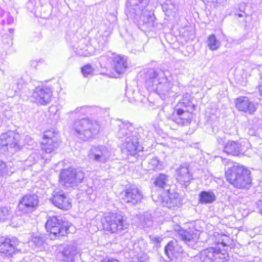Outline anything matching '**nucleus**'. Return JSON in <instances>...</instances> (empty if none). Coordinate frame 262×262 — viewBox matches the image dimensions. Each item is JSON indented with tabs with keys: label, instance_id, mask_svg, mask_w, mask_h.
Masks as SVG:
<instances>
[{
	"label": "nucleus",
	"instance_id": "39448f33",
	"mask_svg": "<svg viewBox=\"0 0 262 262\" xmlns=\"http://www.w3.org/2000/svg\"><path fill=\"white\" fill-rule=\"evenodd\" d=\"M144 130L142 128L136 129L132 135L127 136L120 145L122 152L127 156H135L143 150L140 145V140L144 136Z\"/></svg>",
	"mask_w": 262,
	"mask_h": 262
},
{
	"label": "nucleus",
	"instance_id": "9d476101",
	"mask_svg": "<svg viewBox=\"0 0 262 262\" xmlns=\"http://www.w3.org/2000/svg\"><path fill=\"white\" fill-rule=\"evenodd\" d=\"M52 91L47 86H37L33 90L31 101L37 105H45L50 103Z\"/></svg>",
	"mask_w": 262,
	"mask_h": 262
},
{
	"label": "nucleus",
	"instance_id": "3c124183",
	"mask_svg": "<svg viewBox=\"0 0 262 262\" xmlns=\"http://www.w3.org/2000/svg\"><path fill=\"white\" fill-rule=\"evenodd\" d=\"M225 139L224 138H222V137H218L217 138V142L219 143V144L223 145L224 146L225 143H226V142H225Z\"/></svg>",
	"mask_w": 262,
	"mask_h": 262
},
{
	"label": "nucleus",
	"instance_id": "5fc2aeb1",
	"mask_svg": "<svg viewBox=\"0 0 262 262\" xmlns=\"http://www.w3.org/2000/svg\"><path fill=\"white\" fill-rule=\"evenodd\" d=\"M102 262H114V259H107V260L104 259V260H102Z\"/></svg>",
	"mask_w": 262,
	"mask_h": 262
},
{
	"label": "nucleus",
	"instance_id": "423d86ee",
	"mask_svg": "<svg viewBox=\"0 0 262 262\" xmlns=\"http://www.w3.org/2000/svg\"><path fill=\"white\" fill-rule=\"evenodd\" d=\"M20 135L14 131L9 130L3 134L0 137V147L5 151L13 154L20 149L19 142Z\"/></svg>",
	"mask_w": 262,
	"mask_h": 262
},
{
	"label": "nucleus",
	"instance_id": "09e8293b",
	"mask_svg": "<svg viewBox=\"0 0 262 262\" xmlns=\"http://www.w3.org/2000/svg\"><path fill=\"white\" fill-rule=\"evenodd\" d=\"M106 222L108 223V227H107V229H109L113 233L114 231L113 230V227L112 226L115 224L114 221H109L108 218L106 217Z\"/></svg>",
	"mask_w": 262,
	"mask_h": 262
},
{
	"label": "nucleus",
	"instance_id": "dca6fc26",
	"mask_svg": "<svg viewBox=\"0 0 262 262\" xmlns=\"http://www.w3.org/2000/svg\"><path fill=\"white\" fill-rule=\"evenodd\" d=\"M192 111L175 108L171 116V120L178 124L182 126L188 125L190 123L192 118Z\"/></svg>",
	"mask_w": 262,
	"mask_h": 262
},
{
	"label": "nucleus",
	"instance_id": "a18cd8bd",
	"mask_svg": "<svg viewBox=\"0 0 262 262\" xmlns=\"http://www.w3.org/2000/svg\"><path fill=\"white\" fill-rule=\"evenodd\" d=\"M16 85L17 90L19 91L22 90L26 86V82L22 78H20L18 79L17 82L16 83Z\"/></svg>",
	"mask_w": 262,
	"mask_h": 262
},
{
	"label": "nucleus",
	"instance_id": "49530a36",
	"mask_svg": "<svg viewBox=\"0 0 262 262\" xmlns=\"http://www.w3.org/2000/svg\"><path fill=\"white\" fill-rule=\"evenodd\" d=\"M88 108L86 106H82L80 107H77L75 111L73 112L75 113H81L82 114H85L86 113V110Z\"/></svg>",
	"mask_w": 262,
	"mask_h": 262
},
{
	"label": "nucleus",
	"instance_id": "f03ea898",
	"mask_svg": "<svg viewBox=\"0 0 262 262\" xmlns=\"http://www.w3.org/2000/svg\"><path fill=\"white\" fill-rule=\"evenodd\" d=\"M145 83L149 91L156 92L162 99H165L172 93V83L168 71L150 69L146 74Z\"/></svg>",
	"mask_w": 262,
	"mask_h": 262
},
{
	"label": "nucleus",
	"instance_id": "4468645a",
	"mask_svg": "<svg viewBox=\"0 0 262 262\" xmlns=\"http://www.w3.org/2000/svg\"><path fill=\"white\" fill-rule=\"evenodd\" d=\"M122 200L126 203L135 205L141 202L143 199L142 191L135 186L126 187L124 192L121 193Z\"/></svg>",
	"mask_w": 262,
	"mask_h": 262
},
{
	"label": "nucleus",
	"instance_id": "393cba45",
	"mask_svg": "<svg viewBox=\"0 0 262 262\" xmlns=\"http://www.w3.org/2000/svg\"><path fill=\"white\" fill-rule=\"evenodd\" d=\"M167 194V198L166 199L165 202H164V205L169 208L179 207L182 204V200L180 196L179 193L177 192L171 193L170 190L169 192H165Z\"/></svg>",
	"mask_w": 262,
	"mask_h": 262
},
{
	"label": "nucleus",
	"instance_id": "ea45409f",
	"mask_svg": "<svg viewBox=\"0 0 262 262\" xmlns=\"http://www.w3.org/2000/svg\"><path fill=\"white\" fill-rule=\"evenodd\" d=\"M81 71L83 76L87 77L93 75L94 69L90 64H87L81 68Z\"/></svg>",
	"mask_w": 262,
	"mask_h": 262
},
{
	"label": "nucleus",
	"instance_id": "4be33fe9",
	"mask_svg": "<svg viewBox=\"0 0 262 262\" xmlns=\"http://www.w3.org/2000/svg\"><path fill=\"white\" fill-rule=\"evenodd\" d=\"M177 172L178 181L186 187L189 184L192 177L187 164L181 165L177 170Z\"/></svg>",
	"mask_w": 262,
	"mask_h": 262
},
{
	"label": "nucleus",
	"instance_id": "b1692460",
	"mask_svg": "<svg viewBox=\"0 0 262 262\" xmlns=\"http://www.w3.org/2000/svg\"><path fill=\"white\" fill-rule=\"evenodd\" d=\"M77 254V248L74 245L64 246L61 252V259L64 262H74Z\"/></svg>",
	"mask_w": 262,
	"mask_h": 262
},
{
	"label": "nucleus",
	"instance_id": "473e14b6",
	"mask_svg": "<svg viewBox=\"0 0 262 262\" xmlns=\"http://www.w3.org/2000/svg\"><path fill=\"white\" fill-rule=\"evenodd\" d=\"M199 201L201 204H210L216 200L214 193L211 191H202L199 195Z\"/></svg>",
	"mask_w": 262,
	"mask_h": 262
},
{
	"label": "nucleus",
	"instance_id": "6ab92c4d",
	"mask_svg": "<svg viewBox=\"0 0 262 262\" xmlns=\"http://www.w3.org/2000/svg\"><path fill=\"white\" fill-rule=\"evenodd\" d=\"M99 62L101 68H104L110 71V73H103L102 74L108 76L109 77L114 78L115 75V55L114 53L108 52L104 56L99 58Z\"/></svg>",
	"mask_w": 262,
	"mask_h": 262
},
{
	"label": "nucleus",
	"instance_id": "a19ab883",
	"mask_svg": "<svg viewBox=\"0 0 262 262\" xmlns=\"http://www.w3.org/2000/svg\"><path fill=\"white\" fill-rule=\"evenodd\" d=\"M220 247L217 249L215 248L214 254V262H224L226 259V254L222 253Z\"/></svg>",
	"mask_w": 262,
	"mask_h": 262
},
{
	"label": "nucleus",
	"instance_id": "37998d69",
	"mask_svg": "<svg viewBox=\"0 0 262 262\" xmlns=\"http://www.w3.org/2000/svg\"><path fill=\"white\" fill-rule=\"evenodd\" d=\"M226 1L227 0H206L207 4L214 8L223 5Z\"/></svg>",
	"mask_w": 262,
	"mask_h": 262
},
{
	"label": "nucleus",
	"instance_id": "7c9ffc66",
	"mask_svg": "<svg viewBox=\"0 0 262 262\" xmlns=\"http://www.w3.org/2000/svg\"><path fill=\"white\" fill-rule=\"evenodd\" d=\"M145 169L148 171L158 170L163 168V165L157 157H154L144 162Z\"/></svg>",
	"mask_w": 262,
	"mask_h": 262
},
{
	"label": "nucleus",
	"instance_id": "bf43d9fd",
	"mask_svg": "<svg viewBox=\"0 0 262 262\" xmlns=\"http://www.w3.org/2000/svg\"><path fill=\"white\" fill-rule=\"evenodd\" d=\"M37 64V62H36V61H32L31 62V65L33 66H35L36 64Z\"/></svg>",
	"mask_w": 262,
	"mask_h": 262
},
{
	"label": "nucleus",
	"instance_id": "2eb2a0df",
	"mask_svg": "<svg viewBox=\"0 0 262 262\" xmlns=\"http://www.w3.org/2000/svg\"><path fill=\"white\" fill-rule=\"evenodd\" d=\"M19 244L18 239L14 237H2L0 238V253L6 256H11L19 251L17 247Z\"/></svg>",
	"mask_w": 262,
	"mask_h": 262
},
{
	"label": "nucleus",
	"instance_id": "72a5a7b5",
	"mask_svg": "<svg viewBox=\"0 0 262 262\" xmlns=\"http://www.w3.org/2000/svg\"><path fill=\"white\" fill-rule=\"evenodd\" d=\"M215 248H207L200 253V259L203 262H214V254Z\"/></svg>",
	"mask_w": 262,
	"mask_h": 262
},
{
	"label": "nucleus",
	"instance_id": "de8ad7c7",
	"mask_svg": "<svg viewBox=\"0 0 262 262\" xmlns=\"http://www.w3.org/2000/svg\"><path fill=\"white\" fill-rule=\"evenodd\" d=\"M258 212L262 215V201L259 200L256 203Z\"/></svg>",
	"mask_w": 262,
	"mask_h": 262
},
{
	"label": "nucleus",
	"instance_id": "0eeeda50",
	"mask_svg": "<svg viewBox=\"0 0 262 262\" xmlns=\"http://www.w3.org/2000/svg\"><path fill=\"white\" fill-rule=\"evenodd\" d=\"M83 172L72 167L63 169L60 174L61 184L65 187L74 188L82 181Z\"/></svg>",
	"mask_w": 262,
	"mask_h": 262
},
{
	"label": "nucleus",
	"instance_id": "680f3d73",
	"mask_svg": "<svg viewBox=\"0 0 262 262\" xmlns=\"http://www.w3.org/2000/svg\"><path fill=\"white\" fill-rule=\"evenodd\" d=\"M9 31L10 33H12L14 32V29H10L9 30Z\"/></svg>",
	"mask_w": 262,
	"mask_h": 262
},
{
	"label": "nucleus",
	"instance_id": "20e7f679",
	"mask_svg": "<svg viewBox=\"0 0 262 262\" xmlns=\"http://www.w3.org/2000/svg\"><path fill=\"white\" fill-rule=\"evenodd\" d=\"M72 130L76 137L85 141L98 133L99 125L95 120L88 118H83L74 122Z\"/></svg>",
	"mask_w": 262,
	"mask_h": 262
},
{
	"label": "nucleus",
	"instance_id": "c03bdc74",
	"mask_svg": "<svg viewBox=\"0 0 262 262\" xmlns=\"http://www.w3.org/2000/svg\"><path fill=\"white\" fill-rule=\"evenodd\" d=\"M149 237L150 241L154 244H155L157 247H158L160 245V244L162 241V238L161 237H158V236L150 235L149 236Z\"/></svg>",
	"mask_w": 262,
	"mask_h": 262
},
{
	"label": "nucleus",
	"instance_id": "e433bc0d",
	"mask_svg": "<svg viewBox=\"0 0 262 262\" xmlns=\"http://www.w3.org/2000/svg\"><path fill=\"white\" fill-rule=\"evenodd\" d=\"M130 256L132 262H148L149 259L147 254L143 252L135 254L133 251Z\"/></svg>",
	"mask_w": 262,
	"mask_h": 262
},
{
	"label": "nucleus",
	"instance_id": "aec40b11",
	"mask_svg": "<svg viewBox=\"0 0 262 262\" xmlns=\"http://www.w3.org/2000/svg\"><path fill=\"white\" fill-rule=\"evenodd\" d=\"M181 239L188 246L195 243L198 238V231L193 229H183L178 226L175 229Z\"/></svg>",
	"mask_w": 262,
	"mask_h": 262
},
{
	"label": "nucleus",
	"instance_id": "c756f323",
	"mask_svg": "<svg viewBox=\"0 0 262 262\" xmlns=\"http://www.w3.org/2000/svg\"><path fill=\"white\" fill-rule=\"evenodd\" d=\"M175 108H184L193 111L195 110V105L191 101V95L189 93L184 94Z\"/></svg>",
	"mask_w": 262,
	"mask_h": 262
},
{
	"label": "nucleus",
	"instance_id": "a878e982",
	"mask_svg": "<svg viewBox=\"0 0 262 262\" xmlns=\"http://www.w3.org/2000/svg\"><path fill=\"white\" fill-rule=\"evenodd\" d=\"M181 252V248L172 241L169 242L165 247V253L171 260H174Z\"/></svg>",
	"mask_w": 262,
	"mask_h": 262
},
{
	"label": "nucleus",
	"instance_id": "f257e3e1",
	"mask_svg": "<svg viewBox=\"0 0 262 262\" xmlns=\"http://www.w3.org/2000/svg\"><path fill=\"white\" fill-rule=\"evenodd\" d=\"M149 0H127L126 4L127 18L133 19L144 32L156 31L162 27L149 10Z\"/></svg>",
	"mask_w": 262,
	"mask_h": 262
},
{
	"label": "nucleus",
	"instance_id": "c9c22d12",
	"mask_svg": "<svg viewBox=\"0 0 262 262\" xmlns=\"http://www.w3.org/2000/svg\"><path fill=\"white\" fill-rule=\"evenodd\" d=\"M207 46L212 51L216 50L221 46V42L217 40L214 34L209 35L206 41Z\"/></svg>",
	"mask_w": 262,
	"mask_h": 262
},
{
	"label": "nucleus",
	"instance_id": "f3484780",
	"mask_svg": "<svg viewBox=\"0 0 262 262\" xmlns=\"http://www.w3.org/2000/svg\"><path fill=\"white\" fill-rule=\"evenodd\" d=\"M135 130L132 123L129 121L116 120V137L118 139H125L127 136H132Z\"/></svg>",
	"mask_w": 262,
	"mask_h": 262
},
{
	"label": "nucleus",
	"instance_id": "58836bf2",
	"mask_svg": "<svg viewBox=\"0 0 262 262\" xmlns=\"http://www.w3.org/2000/svg\"><path fill=\"white\" fill-rule=\"evenodd\" d=\"M45 237L44 235L39 234L33 235L31 242L34 244L36 248H40L43 246L45 242Z\"/></svg>",
	"mask_w": 262,
	"mask_h": 262
},
{
	"label": "nucleus",
	"instance_id": "6e6552de",
	"mask_svg": "<svg viewBox=\"0 0 262 262\" xmlns=\"http://www.w3.org/2000/svg\"><path fill=\"white\" fill-rule=\"evenodd\" d=\"M70 226L67 222L62 221L57 216L49 217L46 224L48 232L57 236H64L69 231Z\"/></svg>",
	"mask_w": 262,
	"mask_h": 262
},
{
	"label": "nucleus",
	"instance_id": "79ce46f5",
	"mask_svg": "<svg viewBox=\"0 0 262 262\" xmlns=\"http://www.w3.org/2000/svg\"><path fill=\"white\" fill-rule=\"evenodd\" d=\"M9 165H6V163L2 160H0V177H3L8 173V167Z\"/></svg>",
	"mask_w": 262,
	"mask_h": 262
},
{
	"label": "nucleus",
	"instance_id": "4c0bfd02",
	"mask_svg": "<svg viewBox=\"0 0 262 262\" xmlns=\"http://www.w3.org/2000/svg\"><path fill=\"white\" fill-rule=\"evenodd\" d=\"M12 216V211L10 208L3 207L0 208V222L10 219Z\"/></svg>",
	"mask_w": 262,
	"mask_h": 262
},
{
	"label": "nucleus",
	"instance_id": "7ed1b4c3",
	"mask_svg": "<svg viewBox=\"0 0 262 262\" xmlns=\"http://www.w3.org/2000/svg\"><path fill=\"white\" fill-rule=\"evenodd\" d=\"M225 175L227 181L236 188H248L252 182L251 171L239 164L229 167Z\"/></svg>",
	"mask_w": 262,
	"mask_h": 262
},
{
	"label": "nucleus",
	"instance_id": "412c9836",
	"mask_svg": "<svg viewBox=\"0 0 262 262\" xmlns=\"http://www.w3.org/2000/svg\"><path fill=\"white\" fill-rule=\"evenodd\" d=\"M235 106L239 111L247 113L250 115L253 114L256 110L255 104L246 96H241L236 98Z\"/></svg>",
	"mask_w": 262,
	"mask_h": 262
},
{
	"label": "nucleus",
	"instance_id": "13d9d810",
	"mask_svg": "<svg viewBox=\"0 0 262 262\" xmlns=\"http://www.w3.org/2000/svg\"><path fill=\"white\" fill-rule=\"evenodd\" d=\"M252 262H262V260H260L259 259H255L254 260H253Z\"/></svg>",
	"mask_w": 262,
	"mask_h": 262
},
{
	"label": "nucleus",
	"instance_id": "052dcab7",
	"mask_svg": "<svg viewBox=\"0 0 262 262\" xmlns=\"http://www.w3.org/2000/svg\"><path fill=\"white\" fill-rule=\"evenodd\" d=\"M239 17H242L243 16V14L242 13H238L236 14Z\"/></svg>",
	"mask_w": 262,
	"mask_h": 262
},
{
	"label": "nucleus",
	"instance_id": "603ef678",
	"mask_svg": "<svg viewBox=\"0 0 262 262\" xmlns=\"http://www.w3.org/2000/svg\"><path fill=\"white\" fill-rule=\"evenodd\" d=\"M7 21L8 24H11L13 22V18L12 16H8Z\"/></svg>",
	"mask_w": 262,
	"mask_h": 262
},
{
	"label": "nucleus",
	"instance_id": "4d7b16f0",
	"mask_svg": "<svg viewBox=\"0 0 262 262\" xmlns=\"http://www.w3.org/2000/svg\"><path fill=\"white\" fill-rule=\"evenodd\" d=\"M34 156L35 155L34 154L30 155L28 158V160L31 161L32 158L34 159Z\"/></svg>",
	"mask_w": 262,
	"mask_h": 262
},
{
	"label": "nucleus",
	"instance_id": "864d4df0",
	"mask_svg": "<svg viewBox=\"0 0 262 262\" xmlns=\"http://www.w3.org/2000/svg\"><path fill=\"white\" fill-rule=\"evenodd\" d=\"M244 8H245V4H243V5H241L240 6V7H239V10H241V11L243 12V9H244Z\"/></svg>",
	"mask_w": 262,
	"mask_h": 262
},
{
	"label": "nucleus",
	"instance_id": "1a4fd4ad",
	"mask_svg": "<svg viewBox=\"0 0 262 262\" xmlns=\"http://www.w3.org/2000/svg\"><path fill=\"white\" fill-rule=\"evenodd\" d=\"M38 203V198L36 194H27L19 200L17 208L23 213H29L36 209Z\"/></svg>",
	"mask_w": 262,
	"mask_h": 262
},
{
	"label": "nucleus",
	"instance_id": "a211bd4d",
	"mask_svg": "<svg viewBox=\"0 0 262 262\" xmlns=\"http://www.w3.org/2000/svg\"><path fill=\"white\" fill-rule=\"evenodd\" d=\"M50 200L55 206L63 210H68L72 207L70 200L61 190L54 191Z\"/></svg>",
	"mask_w": 262,
	"mask_h": 262
},
{
	"label": "nucleus",
	"instance_id": "e2e57ef3",
	"mask_svg": "<svg viewBox=\"0 0 262 262\" xmlns=\"http://www.w3.org/2000/svg\"><path fill=\"white\" fill-rule=\"evenodd\" d=\"M116 262H119L117 259L115 260Z\"/></svg>",
	"mask_w": 262,
	"mask_h": 262
},
{
	"label": "nucleus",
	"instance_id": "f704fd0d",
	"mask_svg": "<svg viewBox=\"0 0 262 262\" xmlns=\"http://www.w3.org/2000/svg\"><path fill=\"white\" fill-rule=\"evenodd\" d=\"M90 46H87L83 42H80L78 47L75 49V52L79 56H89L92 55V52L90 51Z\"/></svg>",
	"mask_w": 262,
	"mask_h": 262
},
{
	"label": "nucleus",
	"instance_id": "2f4dec72",
	"mask_svg": "<svg viewBox=\"0 0 262 262\" xmlns=\"http://www.w3.org/2000/svg\"><path fill=\"white\" fill-rule=\"evenodd\" d=\"M168 176L165 174L160 173L156 177L154 182L155 185L164 189L165 192H169V186L168 184Z\"/></svg>",
	"mask_w": 262,
	"mask_h": 262
},
{
	"label": "nucleus",
	"instance_id": "9b49d317",
	"mask_svg": "<svg viewBox=\"0 0 262 262\" xmlns=\"http://www.w3.org/2000/svg\"><path fill=\"white\" fill-rule=\"evenodd\" d=\"M111 154L108 148L102 145L92 146L88 157L90 161L98 163H104L109 159Z\"/></svg>",
	"mask_w": 262,
	"mask_h": 262
},
{
	"label": "nucleus",
	"instance_id": "8fccbe9b",
	"mask_svg": "<svg viewBox=\"0 0 262 262\" xmlns=\"http://www.w3.org/2000/svg\"><path fill=\"white\" fill-rule=\"evenodd\" d=\"M33 2L30 1L27 4V6L28 9H29L31 11H32L34 10V5L33 4Z\"/></svg>",
	"mask_w": 262,
	"mask_h": 262
},
{
	"label": "nucleus",
	"instance_id": "f8f14e48",
	"mask_svg": "<svg viewBox=\"0 0 262 262\" xmlns=\"http://www.w3.org/2000/svg\"><path fill=\"white\" fill-rule=\"evenodd\" d=\"M57 133L48 130L44 133L41 143V149L47 154L56 151L59 146V142L56 137Z\"/></svg>",
	"mask_w": 262,
	"mask_h": 262
},
{
	"label": "nucleus",
	"instance_id": "cd10ccee",
	"mask_svg": "<svg viewBox=\"0 0 262 262\" xmlns=\"http://www.w3.org/2000/svg\"><path fill=\"white\" fill-rule=\"evenodd\" d=\"M129 224L127 217L122 213H116V234L127 229Z\"/></svg>",
	"mask_w": 262,
	"mask_h": 262
},
{
	"label": "nucleus",
	"instance_id": "6e6d98bb",
	"mask_svg": "<svg viewBox=\"0 0 262 262\" xmlns=\"http://www.w3.org/2000/svg\"><path fill=\"white\" fill-rule=\"evenodd\" d=\"M4 14V11L0 8V17L3 16Z\"/></svg>",
	"mask_w": 262,
	"mask_h": 262
},
{
	"label": "nucleus",
	"instance_id": "5701e85b",
	"mask_svg": "<svg viewBox=\"0 0 262 262\" xmlns=\"http://www.w3.org/2000/svg\"><path fill=\"white\" fill-rule=\"evenodd\" d=\"M209 239L216 245H221L222 247H229L232 243V240L228 235L219 232H214Z\"/></svg>",
	"mask_w": 262,
	"mask_h": 262
},
{
	"label": "nucleus",
	"instance_id": "bb28decb",
	"mask_svg": "<svg viewBox=\"0 0 262 262\" xmlns=\"http://www.w3.org/2000/svg\"><path fill=\"white\" fill-rule=\"evenodd\" d=\"M162 8L165 15L170 18H174L178 11V5L172 0H165L162 4Z\"/></svg>",
	"mask_w": 262,
	"mask_h": 262
},
{
	"label": "nucleus",
	"instance_id": "c85d7f7f",
	"mask_svg": "<svg viewBox=\"0 0 262 262\" xmlns=\"http://www.w3.org/2000/svg\"><path fill=\"white\" fill-rule=\"evenodd\" d=\"M127 59L124 56L116 55V74H123L128 68ZM118 77L116 75V78Z\"/></svg>",
	"mask_w": 262,
	"mask_h": 262
},
{
	"label": "nucleus",
	"instance_id": "ddd939ff",
	"mask_svg": "<svg viewBox=\"0 0 262 262\" xmlns=\"http://www.w3.org/2000/svg\"><path fill=\"white\" fill-rule=\"evenodd\" d=\"M250 146V143L248 141L239 143L236 141L228 140L223 146V151L227 154L232 156L247 155L245 148L248 149Z\"/></svg>",
	"mask_w": 262,
	"mask_h": 262
}]
</instances>
